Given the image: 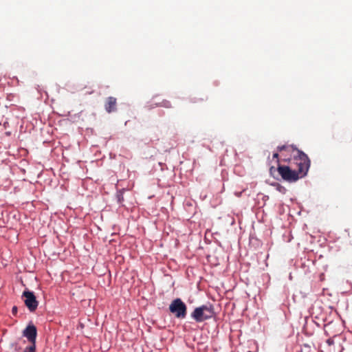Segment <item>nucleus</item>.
Segmentation results:
<instances>
[{
	"label": "nucleus",
	"mask_w": 352,
	"mask_h": 352,
	"mask_svg": "<svg viewBox=\"0 0 352 352\" xmlns=\"http://www.w3.org/2000/svg\"><path fill=\"white\" fill-rule=\"evenodd\" d=\"M277 151H278V152L274 153L273 154V158L276 159V160H277V162H279V160H278V156H279V155H278V152H279V151H278V150H277Z\"/></svg>",
	"instance_id": "nucleus-10"
},
{
	"label": "nucleus",
	"mask_w": 352,
	"mask_h": 352,
	"mask_svg": "<svg viewBox=\"0 0 352 352\" xmlns=\"http://www.w3.org/2000/svg\"><path fill=\"white\" fill-rule=\"evenodd\" d=\"M327 343L328 344V345L331 346L332 344H333V340L331 339V338H329L327 340Z\"/></svg>",
	"instance_id": "nucleus-11"
},
{
	"label": "nucleus",
	"mask_w": 352,
	"mask_h": 352,
	"mask_svg": "<svg viewBox=\"0 0 352 352\" xmlns=\"http://www.w3.org/2000/svg\"><path fill=\"white\" fill-rule=\"evenodd\" d=\"M157 107H162L166 109H170L173 107L171 102L167 100H163L162 102L156 104Z\"/></svg>",
	"instance_id": "nucleus-7"
},
{
	"label": "nucleus",
	"mask_w": 352,
	"mask_h": 352,
	"mask_svg": "<svg viewBox=\"0 0 352 352\" xmlns=\"http://www.w3.org/2000/svg\"><path fill=\"white\" fill-rule=\"evenodd\" d=\"M169 310L177 318H185L187 314V307L180 298H176L171 302Z\"/></svg>",
	"instance_id": "nucleus-3"
},
{
	"label": "nucleus",
	"mask_w": 352,
	"mask_h": 352,
	"mask_svg": "<svg viewBox=\"0 0 352 352\" xmlns=\"http://www.w3.org/2000/svg\"><path fill=\"white\" fill-rule=\"evenodd\" d=\"M23 335L27 338L30 342H36L37 335L36 328L33 324H29L23 331Z\"/></svg>",
	"instance_id": "nucleus-5"
},
{
	"label": "nucleus",
	"mask_w": 352,
	"mask_h": 352,
	"mask_svg": "<svg viewBox=\"0 0 352 352\" xmlns=\"http://www.w3.org/2000/svg\"><path fill=\"white\" fill-rule=\"evenodd\" d=\"M278 151L282 153V155L285 157L283 159L285 162H290L289 159L286 158L287 154L290 153L292 156L291 160L298 166V170H292L288 166L278 165L277 170L283 180L294 182L307 175L310 167L311 161L304 152L298 150L293 145L278 146Z\"/></svg>",
	"instance_id": "nucleus-1"
},
{
	"label": "nucleus",
	"mask_w": 352,
	"mask_h": 352,
	"mask_svg": "<svg viewBox=\"0 0 352 352\" xmlns=\"http://www.w3.org/2000/svg\"><path fill=\"white\" fill-rule=\"evenodd\" d=\"M22 297L25 298L24 303L30 311H34L37 309L38 302L32 292L24 291Z\"/></svg>",
	"instance_id": "nucleus-4"
},
{
	"label": "nucleus",
	"mask_w": 352,
	"mask_h": 352,
	"mask_svg": "<svg viewBox=\"0 0 352 352\" xmlns=\"http://www.w3.org/2000/svg\"><path fill=\"white\" fill-rule=\"evenodd\" d=\"M23 352H36L35 343L31 342V345H30L29 346H27L24 349Z\"/></svg>",
	"instance_id": "nucleus-8"
},
{
	"label": "nucleus",
	"mask_w": 352,
	"mask_h": 352,
	"mask_svg": "<svg viewBox=\"0 0 352 352\" xmlns=\"http://www.w3.org/2000/svg\"><path fill=\"white\" fill-rule=\"evenodd\" d=\"M16 310H17L16 307H13V308H12V313L14 314H15L16 313Z\"/></svg>",
	"instance_id": "nucleus-12"
},
{
	"label": "nucleus",
	"mask_w": 352,
	"mask_h": 352,
	"mask_svg": "<svg viewBox=\"0 0 352 352\" xmlns=\"http://www.w3.org/2000/svg\"><path fill=\"white\" fill-rule=\"evenodd\" d=\"M204 98H198V97H195L192 99V102H198L199 100H204Z\"/></svg>",
	"instance_id": "nucleus-9"
},
{
	"label": "nucleus",
	"mask_w": 352,
	"mask_h": 352,
	"mask_svg": "<svg viewBox=\"0 0 352 352\" xmlns=\"http://www.w3.org/2000/svg\"><path fill=\"white\" fill-rule=\"evenodd\" d=\"M214 306L210 303L196 307L191 313V318L197 322H201L214 317Z\"/></svg>",
	"instance_id": "nucleus-2"
},
{
	"label": "nucleus",
	"mask_w": 352,
	"mask_h": 352,
	"mask_svg": "<svg viewBox=\"0 0 352 352\" xmlns=\"http://www.w3.org/2000/svg\"><path fill=\"white\" fill-rule=\"evenodd\" d=\"M117 100L116 98L110 96L106 99L104 108L108 113L114 112L116 111Z\"/></svg>",
	"instance_id": "nucleus-6"
}]
</instances>
